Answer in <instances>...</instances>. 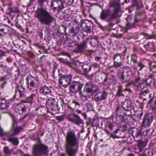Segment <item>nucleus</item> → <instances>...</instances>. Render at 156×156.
Instances as JSON below:
<instances>
[{
	"label": "nucleus",
	"instance_id": "obj_1",
	"mask_svg": "<svg viewBox=\"0 0 156 156\" xmlns=\"http://www.w3.org/2000/svg\"><path fill=\"white\" fill-rule=\"evenodd\" d=\"M48 2L47 0H37L40 7L35 11L34 16L41 24L50 26L55 19L52 13L49 11L47 8L44 7Z\"/></svg>",
	"mask_w": 156,
	"mask_h": 156
},
{
	"label": "nucleus",
	"instance_id": "obj_2",
	"mask_svg": "<svg viewBox=\"0 0 156 156\" xmlns=\"http://www.w3.org/2000/svg\"><path fill=\"white\" fill-rule=\"evenodd\" d=\"M120 0H114L110 3V6L113 8V12H112L110 9H102L101 12L100 18L102 20L108 22L110 27H112L114 25L113 21L115 20L121 16L119 14L121 10Z\"/></svg>",
	"mask_w": 156,
	"mask_h": 156
},
{
	"label": "nucleus",
	"instance_id": "obj_3",
	"mask_svg": "<svg viewBox=\"0 0 156 156\" xmlns=\"http://www.w3.org/2000/svg\"><path fill=\"white\" fill-rule=\"evenodd\" d=\"M65 149L68 156H76L79 150V140L74 131L68 130L65 136Z\"/></svg>",
	"mask_w": 156,
	"mask_h": 156
},
{
	"label": "nucleus",
	"instance_id": "obj_4",
	"mask_svg": "<svg viewBox=\"0 0 156 156\" xmlns=\"http://www.w3.org/2000/svg\"><path fill=\"white\" fill-rule=\"evenodd\" d=\"M99 90V88L98 86L89 82L85 84L83 91H80L79 92V94L85 98H86Z\"/></svg>",
	"mask_w": 156,
	"mask_h": 156
},
{
	"label": "nucleus",
	"instance_id": "obj_5",
	"mask_svg": "<svg viewBox=\"0 0 156 156\" xmlns=\"http://www.w3.org/2000/svg\"><path fill=\"white\" fill-rule=\"evenodd\" d=\"M49 151L48 147L47 145L40 143L34 145L33 153L34 156H48Z\"/></svg>",
	"mask_w": 156,
	"mask_h": 156
},
{
	"label": "nucleus",
	"instance_id": "obj_6",
	"mask_svg": "<svg viewBox=\"0 0 156 156\" xmlns=\"http://www.w3.org/2000/svg\"><path fill=\"white\" fill-rule=\"evenodd\" d=\"M58 75L61 76L59 80V84H62L64 87H67L71 84L72 77V75L70 74H64L62 75L60 73L59 69H58Z\"/></svg>",
	"mask_w": 156,
	"mask_h": 156
},
{
	"label": "nucleus",
	"instance_id": "obj_7",
	"mask_svg": "<svg viewBox=\"0 0 156 156\" xmlns=\"http://www.w3.org/2000/svg\"><path fill=\"white\" fill-rule=\"evenodd\" d=\"M68 120L70 122L79 126L83 124V121L78 115L71 112L69 114L67 117Z\"/></svg>",
	"mask_w": 156,
	"mask_h": 156
},
{
	"label": "nucleus",
	"instance_id": "obj_8",
	"mask_svg": "<svg viewBox=\"0 0 156 156\" xmlns=\"http://www.w3.org/2000/svg\"><path fill=\"white\" fill-rule=\"evenodd\" d=\"M26 96L25 88L22 85H17L15 88V94L13 98H15L17 99L23 98Z\"/></svg>",
	"mask_w": 156,
	"mask_h": 156
},
{
	"label": "nucleus",
	"instance_id": "obj_9",
	"mask_svg": "<svg viewBox=\"0 0 156 156\" xmlns=\"http://www.w3.org/2000/svg\"><path fill=\"white\" fill-rule=\"evenodd\" d=\"M89 39L87 38L83 41L81 43H79L77 47L74 49V52L76 53H83L87 50V43Z\"/></svg>",
	"mask_w": 156,
	"mask_h": 156
},
{
	"label": "nucleus",
	"instance_id": "obj_10",
	"mask_svg": "<svg viewBox=\"0 0 156 156\" xmlns=\"http://www.w3.org/2000/svg\"><path fill=\"white\" fill-rule=\"evenodd\" d=\"M58 101L56 99L50 98L46 102V105L48 109L53 111H55L57 109L59 111L58 108Z\"/></svg>",
	"mask_w": 156,
	"mask_h": 156
},
{
	"label": "nucleus",
	"instance_id": "obj_11",
	"mask_svg": "<svg viewBox=\"0 0 156 156\" xmlns=\"http://www.w3.org/2000/svg\"><path fill=\"white\" fill-rule=\"evenodd\" d=\"M70 91L72 93H76L81 91L84 84L79 81H73L70 84Z\"/></svg>",
	"mask_w": 156,
	"mask_h": 156
},
{
	"label": "nucleus",
	"instance_id": "obj_12",
	"mask_svg": "<svg viewBox=\"0 0 156 156\" xmlns=\"http://www.w3.org/2000/svg\"><path fill=\"white\" fill-rule=\"evenodd\" d=\"M144 80L142 79L140 75L139 74V76L135 78V81L133 82V85L137 87V90H141L145 87L146 84L144 83Z\"/></svg>",
	"mask_w": 156,
	"mask_h": 156
},
{
	"label": "nucleus",
	"instance_id": "obj_13",
	"mask_svg": "<svg viewBox=\"0 0 156 156\" xmlns=\"http://www.w3.org/2000/svg\"><path fill=\"white\" fill-rule=\"evenodd\" d=\"M108 94V92L106 90H104L95 94L94 99L97 102L105 100L107 98Z\"/></svg>",
	"mask_w": 156,
	"mask_h": 156
},
{
	"label": "nucleus",
	"instance_id": "obj_14",
	"mask_svg": "<svg viewBox=\"0 0 156 156\" xmlns=\"http://www.w3.org/2000/svg\"><path fill=\"white\" fill-rule=\"evenodd\" d=\"M11 116L12 119V130L14 131L13 133L11 134L12 136H14L19 133L22 129V128L17 126V120L16 117L13 115L11 114Z\"/></svg>",
	"mask_w": 156,
	"mask_h": 156
},
{
	"label": "nucleus",
	"instance_id": "obj_15",
	"mask_svg": "<svg viewBox=\"0 0 156 156\" xmlns=\"http://www.w3.org/2000/svg\"><path fill=\"white\" fill-rule=\"evenodd\" d=\"M27 85V88L30 90L32 91L34 89H37V86L35 79L32 76H27L26 79Z\"/></svg>",
	"mask_w": 156,
	"mask_h": 156
},
{
	"label": "nucleus",
	"instance_id": "obj_16",
	"mask_svg": "<svg viewBox=\"0 0 156 156\" xmlns=\"http://www.w3.org/2000/svg\"><path fill=\"white\" fill-rule=\"evenodd\" d=\"M153 116L151 113H147L144 116L142 125L145 127L150 126L153 121Z\"/></svg>",
	"mask_w": 156,
	"mask_h": 156
},
{
	"label": "nucleus",
	"instance_id": "obj_17",
	"mask_svg": "<svg viewBox=\"0 0 156 156\" xmlns=\"http://www.w3.org/2000/svg\"><path fill=\"white\" fill-rule=\"evenodd\" d=\"M13 98L7 100L4 98H0V110H7L10 107Z\"/></svg>",
	"mask_w": 156,
	"mask_h": 156
},
{
	"label": "nucleus",
	"instance_id": "obj_18",
	"mask_svg": "<svg viewBox=\"0 0 156 156\" xmlns=\"http://www.w3.org/2000/svg\"><path fill=\"white\" fill-rule=\"evenodd\" d=\"M63 3L62 0H53L51 1V6L53 7V9L56 11L61 10L64 8Z\"/></svg>",
	"mask_w": 156,
	"mask_h": 156
},
{
	"label": "nucleus",
	"instance_id": "obj_19",
	"mask_svg": "<svg viewBox=\"0 0 156 156\" xmlns=\"http://www.w3.org/2000/svg\"><path fill=\"white\" fill-rule=\"evenodd\" d=\"M52 88L50 86L44 85L41 87L40 89V93L44 95H52Z\"/></svg>",
	"mask_w": 156,
	"mask_h": 156
},
{
	"label": "nucleus",
	"instance_id": "obj_20",
	"mask_svg": "<svg viewBox=\"0 0 156 156\" xmlns=\"http://www.w3.org/2000/svg\"><path fill=\"white\" fill-rule=\"evenodd\" d=\"M114 66L116 67H119L122 66L121 56L120 54H116L113 56Z\"/></svg>",
	"mask_w": 156,
	"mask_h": 156
},
{
	"label": "nucleus",
	"instance_id": "obj_21",
	"mask_svg": "<svg viewBox=\"0 0 156 156\" xmlns=\"http://www.w3.org/2000/svg\"><path fill=\"white\" fill-rule=\"evenodd\" d=\"M144 80L147 86H149L152 88L155 87H156L155 80L152 75H149L148 78Z\"/></svg>",
	"mask_w": 156,
	"mask_h": 156
},
{
	"label": "nucleus",
	"instance_id": "obj_22",
	"mask_svg": "<svg viewBox=\"0 0 156 156\" xmlns=\"http://www.w3.org/2000/svg\"><path fill=\"white\" fill-rule=\"evenodd\" d=\"M122 106L123 110L127 111H131L132 108L133 109L132 102L129 100L122 102Z\"/></svg>",
	"mask_w": 156,
	"mask_h": 156
},
{
	"label": "nucleus",
	"instance_id": "obj_23",
	"mask_svg": "<svg viewBox=\"0 0 156 156\" xmlns=\"http://www.w3.org/2000/svg\"><path fill=\"white\" fill-rule=\"evenodd\" d=\"M154 94L153 95L152 98L148 101L147 105L148 107H152L153 110L156 111V95L154 97Z\"/></svg>",
	"mask_w": 156,
	"mask_h": 156
},
{
	"label": "nucleus",
	"instance_id": "obj_24",
	"mask_svg": "<svg viewBox=\"0 0 156 156\" xmlns=\"http://www.w3.org/2000/svg\"><path fill=\"white\" fill-rule=\"evenodd\" d=\"M148 140L144 141L141 140H138L137 141L138 149L139 150V152H142L147 145Z\"/></svg>",
	"mask_w": 156,
	"mask_h": 156
},
{
	"label": "nucleus",
	"instance_id": "obj_25",
	"mask_svg": "<svg viewBox=\"0 0 156 156\" xmlns=\"http://www.w3.org/2000/svg\"><path fill=\"white\" fill-rule=\"evenodd\" d=\"M80 66L82 68L84 74L86 75H87L90 72L92 68L90 65L88 63H80Z\"/></svg>",
	"mask_w": 156,
	"mask_h": 156
},
{
	"label": "nucleus",
	"instance_id": "obj_26",
	"mask_svg": "<svg viewBox=\"0 0 156 156\" xmlns=\"http://www.w3.org/2000/svg\"><path fill=\"white\" fill-rule=\"evenodd\" d=\"M33 93L30 95L25 100H23L22 101L24 103H29L32 104L34 100V98L36 94L37 93V89H34L32 91Z\"/></svg>",
	"mask_w": 156,
	"mask_h": 156
},
{
	"label": "nucleus",
	"instance_id": "obj_27",
	"mask_svg": "<svg viewBox=\"0 0 156 156\" xmlns=\"http://www.w3.org/2000/svg\"><path fill=\"white\" fill-rule=\"evenodd\" d=\"M84 23L85 24V26L83 28L84 31L87 33H90L91 32V28L93 27L94 26L93 23L88 20L85 21Z\"/></svg>",
	"mask_w": 156,
	"mask_h": 156
},
{
	"label": "nucleus",
	"instance_id": "obj_28",
	"mask_svg": "<svg viewBox=\"0 0 156 156\" xmlns=\"http://www.w3.org/2000/svg\"><path fill=\"white\" fill-rule=\"evenodd\" d=\"M123 109L122 107L121 106H118L117 108L116 113L119 117H121L123 118L126 115L129 116L132 115L131 112H130L129 114H125L123 111Z\"/></svg>",
	"mask_w": 156,
	"mask_h": 156
},
{
	"label": "nucleus",
	"instance_id": "obj_29",
	"mask_svg": "<svg viewBox=\"0 0 156 156\" xmlns=\"http://www.w3.org/2000/svg\"><path fill=\"white\" fill-rule=\"evenodd\" d=\"M144 133L141 129H138L137 128H134L132 129V135L134 138L135 137L142 136L144 135Z\"/></svg>",
	"mask_w": 156,
	"mask_h": 156
},
{
	"label": "nucleus",
	"instance_id": "obj_30",
	"mask_svg": "<svg viewBox=\"0 0 156 156\" xmlns=\"http://www.w3.org/2000/svg\"><path fill=\"white\" fill-rule=\"evenodd\" d=\"M139 20L135 19L134 21L131 23V22H127L124 28L125 31L127 32L128 30L131 29L132 28H135L136 26V23L139 22Z\"/></svg>",
	"mask_w": 156,
	"mask_h": 156
},
{
	"label": "nucleus",
	"instance_id": "obj_31",
	"mask_svg": "<svg viewBox=\"0 0 156 156\" xmlns=\"http://www.w3.org/2000/svg\"><path fill=\"white\" fill-rule=\"evenodd\" d=\"M80 105L77 101H73L70 105L68 106V108L72 110H77L80 107Z\"/></svg>",
	"mask_w": 156,
	"mask_h": 156
},
{
	"label": "nucleus",
	"instance_id": "obj_32",
	"mask_svg": "<svg viewBox=\"0 0 156 156\" xmlns=\"http://www.w3.org/2000/svg\"><path fill=\"white\" fill-rule=\"evenodd\" d=\"M140 97L142 98H143V101L146 100L147 99L145 98H144V97L146 96L149 98H152L151 95L152 94L150 93V91H149V90H147L141 92L140 93Z\"/></svg>",
	"mask_w": 156,
	"mask_h": 156
},
{
	"label": "nucleus",
	"instance_id": "obj_33",
	"mask_svg": "<svg viewBox=\"0 0 156 156\" xmlns=\"http://www.w3.org/2000/svg\"><path fill=\"white\" fill-rule=\"evenodd\" d=\"M147 61L142 60L138 63V68L139 70L141 71L144 69L147 68V64L146 62Z\"/></svg>",
	"mask_w": 156,
	"mask_h": 156
},
{
	"label": "nucleus",
	"instance_id": "obj_34",
	"mask_svg": "<svg viewBox=\"0 0 156 156\" xmlns=\"http://www.w3.org/2000/svg\"><path fill=\"white\" fill-rule=\"evenodd\" d=\"M80 30V27L78 26L73 27L71 29L70 31V34L71 36H75L77 35Z\"/></svg>",
	"mask_w": 156,
	"mask_h": 156
},
{
	"label": "nucleus",
	"instance_id": "obj_35",
	"mask_svg": "<svg viewBox=\"0 0 156 156\" xmlns=\"http://www.w3.org/2000/svg\"><path fill=\"white\" fill-rule=\"evenodd\" d=\"M9 15H12V13H18L19 12V8L16 6L10 7L9 8Z\"/></svg>",
	"mask_w": 156,
	"mask_h": 156
},
{
	"label": "nucleus",
	"instance_id": "obj_36",
	"mask_svg": "<svg viewBox=\"0 0 156 156\" xmlns=\"http://www.w3.org/2000/svg\"><path fill=\"white\" fill-rule=\"evenodd\" d=\"M132 6H136L137 9H140L143 6L142 2H139L137 0H133Z\"/></svg>",
	"mask_w": 156,
	"mask_h": 156
},
{
	"label": "nucleus",
	"instance_id": "obj_37",
	"mask_svg": "<svg viewBox=\"0 0 156 156\" xmlns=\"http://www.w3.org/2000/svg\"><path fill=\"white\" fill-rule=\"evenodd\" d=\"M91 45L94 47H97L98 45V40L97 37L91 39L90 42Z\"/></svg>",
	"mask_w": 156,
	"mask_h": 156
},
{
	"label": "nucleus",
	"instance_id": "obj_38",
	"mask_svg": "<svg viewBox=\"0 0 156 156\" xmlns=\"http://www.w3.org/2000/svg\"><path fill=\"white\" fill-rule=\"evenodd\" d=\"M8 141L14 145L17 146L19 144V141L17 138H9Z\"/></svg>",
	"mask_w": 156,
	"mask_h": 156
},
{
	"label": "nucleus",
	"instance_id": "obj_39",
	"mask_svg": "<svg viewBox=\"0 0 156 156\" xmlns=\"http://www.w3.org/2000/svg\"><path fill=\"white\" fill-rule=\"evenodd\" d=\"M9 71V68L5 65L3 64L0 65V71H1L2 73H7Z\"/></svg>",
	"mask_w": 156,
	"mask_h": 156
},
{
	"label": "nucleus",
	"instance_id": "obj_40",
	"mask_svg": "<svg viewBox=\"0 0 156 156\" xmlns=\"http://www.w3.org/2000/svg\"><path fill=\"white\" fill-rule=\"evenodd\" d=\"M126 73L128 77H131L135 75V72H133L130 67H127L126 68Z\"/></svg>",
	"mask_w": 156,
	"mask_h": 156
},
{
	"label": "nucleus",
	"instance_id": "obj_41",
	"mask_svg": "<svg viewBox=\"0 0 156 156\" xmlns=\"http://www.w3.org/2000/svg\"><path fill=\"white\" fill-rule=\"evenodd\" d=\"M78 42L76 41H73L69 42L67 45V46L69 48H75L77 46Z\"/></svg>",
	"mask_w": 156,
	"mask_h": 156
},
{
	"label": "nucleus",
	"instance_id": "obj_42",
	"mask_svg": "<svg viewBox=\"0 0 156 156\" xmlns=\"http://www.w3.org/2000/svg\"><path fill=\"white\" fill-rule=\"evenodd\" d=\"M117 75L123 81V82H125L127 81V80L125 79L124 76V72L123 71H119L117 74Z\"/></svg>",
	"mask_w": 156,
	"mask_h": 156
},
{
	"label": "nucleus",
	"instance_id": "obj_43",
	"mask_svg": "<svg viewBox=\"0 0 156 156\" xmlns=\"http://www.w3.org/2000/svg\"><path fill=\"white\" fill-rule=\"evenodd\" d=\"M123 91H124V90H123L122 87L119 86V89L117 91V95L119 96H124V94L122 93Z\"/></svg>",
	"mask_w": 156,
	"mask_h": 156
},
{
	"label": "nucleus",
	"instance_id": "obj_44",
	"mask_svg": "<svg viewBox=\"0 0 156 156\" xmlns=\"http://www.w3.org/2000/svg\"><path fill=\"white\" fill-rule=\"evenodd\" d=\"M113 124L112 122H110L109 121L107 122L105 126L109 128L111 130H113Z\"/></svg>",
	"mask_w": 156,
	"mask_h": 156
},
{
	"label": "nucleus",
	"instance_id": "obj_45",
	"mask_svg": "<svg viewBox=\"0 0 156 156\" xmlns=\"http://www.w3.org/2000/svg\"><path fill=\"white\" fill-rule=\"evenodd\" d=\"M59 61L61 63H62L64 64L69 65L70 64V62L66 59H65L63 58H59Z\"/></svg>",
	"mask_w": 156,
	"mask_h": 156
},
{
	"label": "nucleus",
	"instance_id": "obj_46",
	"mask_svg": "<svg viewBox=\"0 0 156 156\" xmlns=\"http://www.w3.org/2000/svg\"><path fill=\"white\" fill-rule=\"evenodd\" d=\"M4 151L5 154L6 155L10 154L12 153L11 150L9 149V147H4Z\"/></svg>",
	"mask_w": 156,
	"mask_h": 156
},
{
	"label": "nucleus",
	"instance_id": "obj_47",
	"mask_svg": "<svg viewBox=\"0 0 156 156\" xmlns=\"http://www.w3.org/2000/svg\"><path fill=\"white\" fill-rule=\"evenodd\" d=\"M137 57L136 55L135 54H132L131 55V60L133 61V63H136L137 62Z\"/></svg>",
	"mask_w": 156,
	"mask_h": 156
},
{
	"label": "nucleus",
	"instance_id": "obj_48",
	"mask_svg": "<svg viewBox=\"0 0 156 156\" xmlns=\"http://www.w3.org/2000/svg\"><path fill=\"white\" fill-rule=\"evenodd\" d=\"M45 36L47 37H48L50 35V32L49 29L46 27L44 30Z\"/></svg>",
	"mask_w": 156,
	"mask_h": 156
},
{
	"label": "nucleus",
	"instance_id": "obj_49",
	"mask_svg": "<svg viewBox=\"0 0 156 156\" xmlns=\"http://www.w3.org/2000/svg\"><path fill=\"white\" fill-rule=\"evenodd\" d=\"M105 76V75L100 73L99 75H98L97 76L98 77V80L99 81L102 80Z\"/></svg>",
	"mask_w": 156,
	"mask_h": 156
},
{
	"label": "nucleus",
	"instance_id": "obj_50",
	"mask_svg": "<svg viewBox=\"0 0 156 156\" xmlns=\"http://www.w3.org/2000/svg\"><path fill=\"white\" fill-rule=\"evenodd\" d=\"M99 122L98 120H96L94 119H93V121L92 123V125L94 126H97L99 125Z\"/></svg>",
	"mask_w": 156,
	"mask_h": 156
},
{
	"label": "nucleus",
	"instance_id": "obj_51",
	"mask_svg": "<svg viewBox=\"0 0 156 156\" xmlns=\"http://www.w3.org/2000/svg\"><path fill=\"white\" fill-rule=\"evenodd\" d=\"M63 1L64 2L68 5H71L74 2V0H63Z\"/></svg>",
	"mask_w": 156,
	"mask_h": 156
},
{
	"label": "nucleus",
	"instance_id": "obj_52",
	"mask_svg": "<svg viewBox=\"0 0 156 156\" xmlns=\"http://www.w3.org/2000/svg\"><path fill=\"white\" fill-rule=\"evenodd\" d=\"M0 30L5 34H7L9 31V28L6 27H5Z\"/></svg>",
	"mask_w": 156,
	"mask_h": 156
},
{
	"label": "nucleus",
	"instance_id": "obj_53",
	"mask_svg": "<svg viewBox=\"0 0 156 156\" xmlns=\"http://www.w3.org/2000/svg\"><path fill=\"white\" fill-rule=\"evenodd\" d=\"M110 137L115 139V138H119V136L115 134L114 133L112 132L110 134Z\"/></svg>",
	"mask_w": 156,
	"mask_h": 156
},
{
	"label": "nucleus",
	"instance_id": "obj_54",
	"mask_svg": "<svg viewBox=\"0 0 156 156\" xmlns=\"http://www.w3.org/2000/svg\"><path fill=\"white\" fill-rule=\"evenodd\" d=\"M126 20L127 21V22H131V21L133 20V17L131 15H129L126 18Z\"/></svg>",
	"mask_w": 156,
	"mask_h": 156
},
{
	"label": "nucleus",
	"instance_id": "obj_55",
	"mask_svg": "<svg viewBox=\"0 0 156 156\" xmlns=\"http://www.w3.org/2000/svg\"><path fill=\"white\" fill-rule=\"evenodd\" d=\"M96 22L97 24L98 25V27L99 28H101L102 30H104L106 29V28L105 27L103 26L101 24L99 23L97 21H96Z\"/></svg>",
	"mask_w": 156,
	"mask_h": 156
},
{
	"label": "nucleus",
	"instance_id": "obj_56",
	"mask_svg": "<svg viewBox=\"0 0 156 156\" xmlns=\"http://www.w3.org/2000/svg\"><path fill=\"white\" fill-rule=\"evenodd\" d=\"M150 43L148 42L147 44L144 45V47L146 49V51H148L149 48Z\"/></svg>",
	"mask_w": 156,
	"mask_h": 156
},
{
	"label": "nucleus",
	"instance_id": "obj_57",
	"mask_svg": "<svg viewBox=\"0 0 156 156\" xmlns=\"http://www.w3.org/2000/svg\"><path fill=\"white\" fill-rule=\"evenodd\" d=\"M16 26L22 32H23L24 31V30L22 28V27L18 23H16Z\"/></svg>",
	"mask_w": 156,
	"mask_h": 156
},
{
	"label": "nucleus",
	"instance_id": "obj_58",
	"mask_svg": "<svg viewBox=\"0 0 156 156\" xmlns=\"http://www.w3.org/2000/svg\"><path fill=\"white\" fill-rule=\"evenodd\" d=\"M128 129L127 126L126 125H125L122 126V131L125 132Z\"/></svg>",
	"mask_w": 156,
	"mask_h": 156
},
{
	"label": "nucleus",
	"instance_id": "obj_59",
	"mask_svg": "<svg viewBox=\"0 0 156 156\" xmlns=\"http://www.w3.org/2000/svg\"><path fill=\"white\" fill-rule=\"evenodd\" d=\"M143 115V112L141 111H140L137 114V116L139 118H140Z\"/></svg>",
	"mask_w": 156,
	"mask_h": 156
},
{
	"label": "nucleus",
	"instance_id": "obj_60",
	"mask_svg": "<svg viewBox=\"0 0 156 156\" xmlns=\"http://www.w3.org/2000/svg\"><path fill=\"white\" fill-rule=\"evenodd\" d=\"M154 35H153L152 34L151 35H149V37L147 38V39H156L155 37H154Z\"/></svg>",
	"mask_w": 156,
	"mask_h": 156
},
{
	"label": "nucleus",
	"instance_id": "obj_61",
	"mask_svg": "<svg viewBox=\"0 0 156 156\" xmlns=\"http://www.w3.org/2000/svg\"><path fill=\"white\" fill-rule=\"evenodd\" d=\"M76 73L79 74H82L81 71L79 69H74Z\"/></svg>",
	"mask_w": 156,
	"mask_h": 156
},
{
	"label": "nucleus",
	"instance_id": "obj_62",
	"mask_svg": "<svg viewBox=\"0 0 156 156\" xmlns=\"http://www.w3.org/2000/svg\"><path fill=\"white\" fill-rule=\"evenodd\" d=\"M123 35L122 34H118L116 35L115 37L117 38H120L122 37Z\"/></svg>",
	"mask_w": 156,
	"mask_h": 156
},
{
	"label": "nucleus",
	"instance_id": "obj_63",
	"mask_svg": "<svg viewBox=\"0 0 156 156\" xmlns=\"http://www.w3.org/2000/svg\"><path fill=\"white\" fill-rule=\"evenodd\" d=\"M6 82L4 81L3 83H2L1 85V87L2 88H4V87L6 85Z\"/></svg>",
	"mask_w": 156,
	"mask_h": 156
},
{
	"label": "nucleus",
	"instance_id": "obj_64",
	"mask_svg": "<svg viewBox=\"0 0 156 156\" xmlns=\"http://www.w3.org/2000/svg\"><path fill=\"white\" fill-rule=\"evenodd\" d=\"M27 108L25 105H24L23 107L22 108L21 111L23 112H25L27 110Z\"/></svg>",
	"mask_w": 156,
	"mask_h": 156
}]
</instances>
